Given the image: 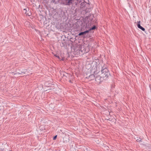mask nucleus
I'll use <instances>...</instances> for the list:
<instances>
[{
	"label": "nucleus",
	"mask_w": 151,
	"mask_h": 151,
	"mask_svg": "<svg viewBox=\"0 0 151 151\" xmlns=\"http://www.w3.org/2000/svg\"><path fill=\"white\" fill-rule=\"evenodd\" d=\"M101 72L102 75L104 78H107L110 75L109 70L106 68L102 69Z\"/></svg>",
	"instance_id": "obj_1"
},
{
	"label": "nucleus",
	"mask_w": 151,
	"mask_h": 151,
	"mask_svg": "<svg viewBox=\"0 0 151 151\" xmlns=\"http://www.w3.org/2000/svg\"><path fill=\"white\" fill-rule=\"evenodd\" d=\"M95 71L93 72L94 74H91L88 77H87L86 78H87L90 80H92L94 79L96 77L95 75L94 74L95 73Z\"/></svg>",
	"instance_id": "obj_2"
},
{
	"label": "nucleus",
	"mask_w": 151,
	"mask_h": 151,
	"mask_svg": "<svg viewBox=\"0 0 151 151\" xmlns=\"http://www.w3.org/2000/svg\"><path fill=\"white\" fill-rule=\"evenodd\" d=\"M74 0H68L67 3V5H73L74 3Z\"/></svg>",
	"instance_id": "obj_3"
},
{
	"label": "nucleus",
	"mask_w": 151,
	"mask_h": 151,
	"mask_svg": "<svg viewBox=\"0 0 151 151\" xmlns=\"http://www.w3.org/2000/svg\"><path fill=\"white\" fill-rule=\"evenodd\" d=\"M140 21H139L138 22V23L137 24V27L140 29H141L142 30L145 31V29L140 25Z\"/></svg>",
	"instance_id": "obj_4"
},
{
	"label": "nucleus",
	"mask_w": 151,
	"mask_h": 151,
	"mask_svg": "<svg viewBox=\"0 0 151 151\" xmlns=\"http://www.w3.org/2000/svg\"><path fill=\"white\" fill-rule=\"evenodd\" d=\"M89 32V30H86L84 32H82L80 33L78 35L79 36H81L83 35H85L86 34V33H88Z\"/></svg>",
	"instance_id": "obj_5"
},
{
	"label": "nucleus",
	"mask_w": 151,
	"mask_h": 151,
	"mask_svg": "<svg viewBox=\"0 0 151 151\" xmlns=\"http://www.w3.org/2000/svg\"><path fill=\"white\" fill-rule=\"evenodd\" d=\"M27 71V69H24V70L23 71L21 72V73L18 72L17 73V74H21V73L24 74H25V72H26ZM15 74H16V73Z\"/></svg>",
	"instance_id": "obj_6"
},
{
	"label": "nucleus",
	"mask_w": 151,
	"mask_h": 151,
	"mask_svg": "<svg viewBox=\"0 0 151 151\" xmlns=\"http://www.w3.org/2000/svg\"><path fill=\"white\" fill-rule=\"evenodd\" d=\"M96 27L95 26H94L93 27H91L90 29V30H89V31L90 30H94L96 29Z\"/></svg>",
	"instance_id": "obj_7"
},
{
	"label": "nucleus",
	"mask_w": 151,
	"mask_h": 151,
	"mask_svg": "<svg viewBox=\"0 0 151 151\" xmlns=\"http://www.w3.org/2000/svg\"><path fill=\"white\" fill-rule=\"evenodd\" d=\"M57 135H56V136H55L53 138V140H55V139H56V138H57Z\"/></svg>",
	"instance_id": "obj_8"
},
{
	"label": "nucleus",
	"mask_w": 151,
	"mask_h": 151,
	"mask_svg": "<svg viewBox=\"0 0 151 151\" xmlns=\"http://www.w3.org/2000/svg\"><path fill=\"white\" fill-rule=\"evenodd\" d=\"M137 141H140V139H139H139H137Z\"/></svg>",
	"instance_id": "obj_9"
},
{
	"label": "nucleus",
	"mask_w": 151,
	"mask_h": 151,
	"mask_svg": "<svg viewBox=\"0 0 151 151\" xmlns=\"http://www.w3.org/2000/svg\"><path fill=\"white\" fill-rule=\"evenodd\" d=\"M55 56L56 57H58V58H59V57L58 56H57L56 55H55Z\"/></svg>",
	"instance_id": "obj_10"
},
{
	"label": "nucleus",
	"mask_w": 151,
	"mask_h": 151,
	"mask_svg": "<svg viewBox=\"0 0 151 151\" xmlns=\"http://www.w3.org/2000/svg\"><path fill=\"white\" fill-rule=\"evenodd\" d=\"M26 10V9H24V10Z\"/></svg>",
	"instance_id": "obj_11"
}]
</instances>
